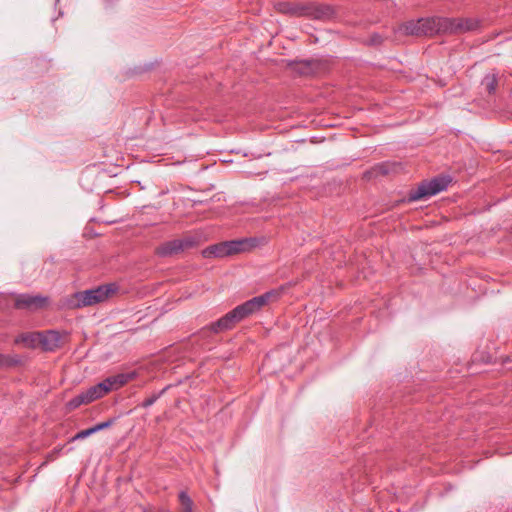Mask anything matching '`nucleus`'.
<instances>
[{
    "label": "nucleus",
    "instance_id": "nucleus-1",
    "mask_svg": "<svg viewBox=\"0 0 512 512\" xmlns=\"http://www.w3.org/2000/svg\"><path fill=\"white\" fill-rule=\"evenodd\" d=\"M278 296L279 292L271 290L262 295L253 297L252 299L235 307L216 322H213L209 326L201 329L198 333V338L210 342L215 334L232 329L236 323L261 310L271 300L276 299Z\"/></svg>",
    "mask_w": 512,
    "mask_h": 512
},
{
    "label": "nucleus",
    "instance_id": "nucleus-2",
    "mask_svg": "<svg viewBox=\"0 0 512 512\" xmlns=\"http://www.w3.org/2000/svg\"><path fill=\"white\" fill-rule=\"evenodd\" d=\"M423 36H433L440 33L459 34L474 31L479 22L472 18H421Z\"/></svg>",
    "mask_w": 512,
    "mask_h": 512
},
{
    "label": "nucleus",
    "instance_id": "nucleus-3",
    "mask_svg": "<svg viewBox=\"0 0 512 512\" xmlns=\"http://www.w3.org/2000/svg\"><path fill=\"white\" fill-rule=\"evenodd\" d=\"M116 291L114 284L100 285L93 289L73 293L63 300V307L67 309H80L89 307L107 300Z\"/></svg>",
    "mask_w": 512,
    "mask_h": 512
},
{
    "label": "nucleus",
    "instance_id": "nucleus-4",
    "mask_svg": "<svg viewBox=\"0 0 512 512\" xmlns=\"http://www.w3.org/2000/svg\"><path fill=\"white\" fill-rule=\"evenodd\" d=\"M200 243V238L196 235H186L180 239H173L160 244L155 249V254L159 257H172L182 253L185 250L194 248Z\"/></svg>",
    "mask_w": 512,
    "mask_h": 512
},
{
    "label": "nucleus",
    "instance_id": "nucleus-5",
    "mask_svg": "<svg viewBox=\"0 0 512 512\" xmlns=\"http://www.w3.org/2000/svg\"><path fill=\"white\" fill-rule=\"evenodd\" d=\"M452 179L449 176H438L429 181L422 182L409 193L410 201H417L428 196L436 195L447 189Z\"/></svg>",
    "mask_w": 512,
    "mask_h": 512
},
{
    "label": "nucleus",
    "instance_id": "nucleus-6",
    "mask_svg": "<svg viewBox=\"0 0 512 512\" xmlns=\"http://www.w3.org/2000/svg\"><path fill=\"white\" fill-rule=\"evenodd\" d=\"M336 12L331 5L316 3V2H305L303 17H308L313 20L328 21L335 17Z\"/></svg>",
    "mask_w": 512,
    "mask_h": 512
},
{
    "label": "nucleus",
    "instance_id": "nucleus-7",
    "mask_svg": "<svg viewBox=\"0 0 512 512\" xmlns=\"http://www.w3.org/2000/svg\"><path fill=\"white\" fill-rule=\"evenodd\" d=\"M48 298L40 295L19 294L15 298V307L17 309H26L35 311L43 308L47 304Z\"/></svg>",
    "mask_w": 512,
    "mask_h": 512
},
{
    "label": "nucleus",
    "instance_id": "nucleus-8",
    "mask_svg": "<svg viewBox=\"0 0 512 512\" xmlns=\"http://www.w3.org/2000/svg\"><path fill=\"white\" fill-rule=\"evenodd\" d=\"M401 169V165L396 162H382L373 166L364 173V178L370 180L378 176H387L397 173Z\"/></svg>",
    "mask_w": 512,
    "mask_h": 512
},
{
    "label": "nucleus",
    "instance_id": "nucleus-9",
    "mask_svg": "<svg viewBox=\"0 0 512 512\" xmlns=\"http://www.w3.org/2000/svg\"><path fill=\"white\" fill-rule=\"evenodd\" d=\"M61 338L60 333L57 331L40 332V346L45 351H54L59 347Z\"/></svg>",
    "mask_w": 512,
    "mask_h": 512
},
{
    "label": "nucleus",
    "instance_id": "nucleus-10",
    "mask_svg": "<svg viewBox=\"0 0 512 512\" xmlns=\"http://www.w3.org/2000/svg\"><path fill=\"white\" fill-rule=\"evenodd\" d=\"M304 3L305 2L290 1L278 2L275 5V9L283 14H288L295 17H303Z\"/></svg>",
    "mask_w": 512,
    "mask_h": 512
},
{
    "label": "nucleus",
    "instance_id": "nucleus-11",
    "mask_svg": "<svg viewBox=\"0 0 512 512\" xmlns=\"http://www.w3.org/2000/svg\"><path fill=\"white\" fill-rule=\"evenodd\" d=\"M254 239H238L226 241L228 256L235 255L250 250L255 246Z\"/></svg>",
    "mask_w": 512,
    "mask_h": 512
},
{
    "label": "nucleus",
    "instance_id": "nucleus-12",
    "mask_svg": "<svg viewBox=\"0 0 512 512\" xmlns=\"http://www.w3.org/2000/svg\"><path fill=\"white\" fill-rule=\"evenodd\" d=\"M202 256L204 258H223L228 256L226 241L206 247L202 250Z\"/></svg>",
    "mask_w": 512,
    "mask_h": 512
},
{
    "label": "nucleus",
    "instance_id": "nucleus-13",
    "mask_svg": "<svg viewBox=\"0 0 512 512\" xmlns=\"http://www.w3.org/2000/svg\"><path fill=\"white\" fill-rule=\"evenodd\" d=\"M133 379V374H118L115 376L107 377L104 379L105 386L108 389V393L112 390L118 389Z\"/></svg>",
    "mask_w": 512,
    "mask_h": 512
},
{
    "label": "nucleus",
    "instance_id": "nucleus-14",
    "mask_svg": "<svg viewBox=\"0 0 512 512\" xmlns=\"http://www.w3.org/2000/svg\"><path fill=\"white\" fill-rule=\"evenodd\" d=\"M16 343H23L28 348L40 346V332L22 333L16 339Z\"/></svg>",
    "mask_w": 512,
    "mask_h": 512
},
{
    "label": "nucleus",
    "instance_id": "nucleus-15",
    "mask_svg": "<svg viewBox=\"0 0 512 512\" xmlns=\"http://www.w3.org/2000/svg\"><path fill=\"white\" fill-rule=\"evenodd\" d=\"M422 20H411L403 23L400 27V30L406 35L413 36H423V32H421L422 28Z\"/></svg>",
    "mask_w": 512,
    "mask_h": 512
},
{
    "label": "nucleus",
    "instance_id": "nucleus-16",
    "mask_svg": "<svg viewBox=\"0 0 512 512\" xmlns=\"http://www.w3.org/2000/svg\"><path fill=\"white\" fill-rule=\"evenodd\" d=\"M85 391L88 394V398L92 402L99 398H102L103 396H105L108 393V389L105 386L104 381H102L94 386H91L90 388H88Z\"/></svg>",
    "mask_w": 512,
    "mask_h": 512
},
{
    "label": "nucleus",
    "instance_id": "nucleus-17",
    "mask_svg": "<svg viewBox=\"0 0 512 512\" xmlns=\"http://www.w3.org/2000/svg\"><path fill=\"white\" fill-rule=\"evenodd\" d=\"M498 84L497 75L495 73H489L483 78L481 85L483 89L489 94H494Z\"/></svg>",
    "mask_w": 512,
    "mask_h": 512
},
{
    "label": "nucleus",
    "instance_id": "nucleus-18",
    "mask_svg": "<svg viewBox=\"0 0 512 512\" xmlns=\"http://www.w3.org/2000/svg\"><path fill=\"white\" fill-rule=\"evenodd\" d=\"M92 401L88 398V394L86 391H83L79 393L78 395L74 396L69 402L67 403V406L69 409L73 410L81 405H86L91 403Z\"/></svg>",
    "mask_w": 512,
    "mask_h": 512
},
{
    "label": "nucleus",
    "instance_id": "nucleus-19",
    "mask_svg": "<svg viewBox=\"0 0 512 512\" xmlns=\"http://www.w3.org/2000/svg\"><path fill=\"white\" fill-rule=\"evenodd\" d=\"M178 500L180 512H193V501L186 491H181L178 494Z\"/></svg>",
    "mask_w": 512,
    "mask_h": 512
},
{
    "label": "nucleus",
    "instance_id": "nucleus-20",
    "mask_svg": "<svg viewBox=\"0 0 512 512\" xmlns=\"http://www.w3.org/2000/svg\"><path fill=\"white\" fill-rule=\"evenodd\" d=\"M17 357L0 354V367H12L19 363Z\"/></svg>",
    "mask_w": 512,
    "mask_h": 512
},
{
    "label": "nucleus",
    "instance_id": "nucleus-21",
    "mask_svg": "<svg viewBox=\"0 0 512 512\" xmlns=\"http://www.w3.org/2000/svg\"><path fill=\"white\" fill-rule=\"evenodd\" d=\"M96 432L97 431H96L95 427L93 426L88 429L79 431L75 436H73V438L71 440L72 441L82 440Z\"/></svg>",
    "mask_w": 512,
    "mask_h": 512
},
{
    "label": "nucleus",
    "instance_id": "nucleus-22",
    "mask_svg": "<svg viewBox=\"0 0 512 512\" xmlns=\"http://www.w3.org/2000/svg\"><path fill=\"white\" fill-rule=\"evenodd\" d=\"M166 389H163L160 393L158 394H153L151 395L150 397L146 398L143 402H142V407L144 408H148L150 406H152L156 401L157 399L161 396V394L165 391Z\"/></svg>",
    "mask_w": 512,
    "mask_h": 512
},
{
    "label": "nucleus",
    "instance_id": "nucleus-23",
    "mask_svg": "<svg viewBox=\"0 0 512 512\" xmlns=\"http://www.w3.org/2000/svg\"><path fill=\"white\" fill-rule=\"evenodd\" d=\"M114 422H115V418H110L104 422L94 425V427H95L96 431L99 432L101 430L111 427L114 424Z\"/></svg>",
    "mask_w": 512,
    "mask_h": 512
},
{
    "label": "nucleus",
    "instance_id": "nucleus-24",
    "mask_svg": "<svg viewBox=\"0 0 512 512\" xmlns=\"http://www.w3.org/2000/svg\"><path fill=\"white\" fill-rule=\"evenodd\" d=\"M373 43H380L381 37L379 35H376L372 38Z\"/></svg>",
    "mask_w": 512,
    "mask_h": 512
}]
</instances>
